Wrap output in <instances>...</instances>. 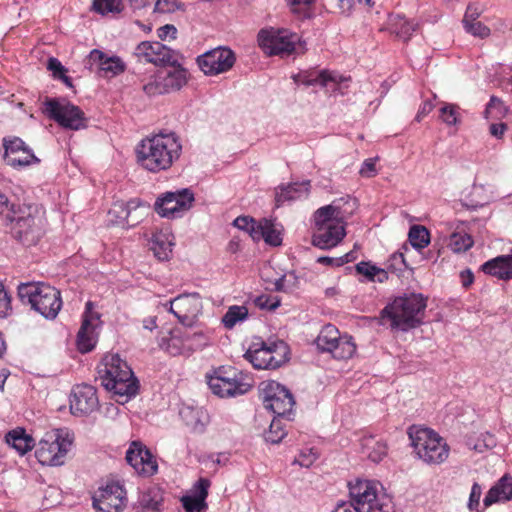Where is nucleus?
<instances>
[{
    "label": "nucleus",
    "mask_w": 512,
    "mask_h": 512,
    "mask_svg": "<svg viewBox=\"0 0 512 512\" xmlns=\"http://www.w3.org/2000/svg\"><path fill=\"white\" fill-rule=\"evenodd\" d=\"M181 152L182 144L175 132H160L146 137L136 149L138 163L153 173L168 170Z\"/></svg>",
    "instance_id": "f257e3e1"
},
{
    "label": "nucleus",
    "mask_w": 512,
    "mask_h": 512,
    "mask_svg": "<svg viewBox=\"0 0 512 512\" xmlns=\"http://www.w3.org/2000/svg\"><path fill=\"white\" fill-rule=\"evenodd\" d=\"M97 369V379L107 391L125 398V401L137 394L139 382L127 362L118 354L105 355Z\"/></svg>",
    "instance_id": "f03ea898"
},
{
    "label": "nucleus",
    "mask_w": 512,
    "mask_h": 512,
    "mask_svg": "<svg viewBox=\"0 0 512 512\" xmlns=\"http://www.w3.org/2000/svg\"><path fill=\"white\" fill-rule=\"evenodd\" d=\"M427 298L421 293L398 296L381 311V319L389 321L392 329L408 331L423 323Z\"/></svg>",
    "instance_id": "7ed1b4c3"
},
{
    "label": "nucleus",
    "mask_w": 512,
    "mask_h": 512,
    "mask_svg": "<svg viewBox=\"0 0 512 512\" xmlns=\"http://www.w3.org/2000/svg\"><path fill=\"white\" fill-rule=\"evenodd\" d=\"M18 296L23 304H29L31 309L48 320L55 319L62 307L60 291L43 282L20 284Z\"/></svg>",
    "instance_id": "20e7f679"
},
{
    "label": "nucleus",
    "mask_w": 512,
    "mask_h": 512,
    "mask_svg": "<svg viewBox=\"0 0 512 512\" xmlns=\"http://www.w3.org/2000/svg\"><path fill=\"white\" fill-rule=\"evenodd\" d=\"M408 436L414 452L426 464H441L448 458L449 446L435 431L413 425L408 429Z\"/></svg>",
    "instance_id": "39448f33"
},
{
    "label": "nucleus",
    "mask_w": 512,
    "mask_h": 512,
    "mask_svg": "<svg viewBox=\"0 0 512 512\" xmlns=\"http://www.w3.org/2000/svg\"><path fill=\"white\" fill-rule=\"evenodd\" d=\"M212 393L221 397H236L247 393L253 387V378L248 373L232 366H220L207 376Z\"/></svg>",
    "instance_id": "423d86ee"
},
{
    "label": "nucleus",
    "mask_w": 512,
    "mask_h": 512,
    "mask_svg": "<svg viewBox=\"0 0 512 512\" xmlns=\"http://www.w3.org/2000/svg\"><path fill=\"white\" fill-rule=\"evenodd\" d=\"M44 113L65 129L77 131L87 127L85 113L66 99H47L44 102Z\"/></svg>",
    "instance_id": "0eeeda50"
},
{
    "label": "nucleus",
    "mask_w": 512,
    "mask_h": 512,
    "mask_svg": "<svg viewBox=\"0 0 512 512\" xmlns=\"http://www.w3.org/2000/svg\"><path fill=\"white\" fill-rule=\"evenodd\" d=\"M260 398L267 410H270L278 417H284L291 414L295 405V400L285 386L277 381H263L259 387Z\"/></svg>",
    "instance_id": "6e6552de"
},
{
    "label": "nucleus",
    "mask_w": 512,
    "mask_h": 512,
    "mask_svg": "<svg viewBox=\"0 0 512 512\" xmlns=\"http://www.w3.org/2000/svg\"><path fill=\"white\" fill-rule=\"evenodd\" d=\"M6 220L11 225V235L23 245L31 246L38 242L40 229L30 207L12 209L11 214H6Z\"/></svg>",
    "instance_id": "1a4fd4ad"
},
{
    "label": "nucleus",
    "mask_w": 512,
    "mask_h": 512,
    "mask_svg": "<svg viewBox=\"0 0 512 512\" xmlns=\"http://www.w3.org/2000/svg\"><path fill=\"white\" fill-rule=\"evenodd\" d=\"M317 348L321 352H329L336 359L351 358L356 345L351 336L341 335L339 330L332 324L325 325L315 340Z\"/></svg>",
    "instance_id": "9d476101"
},
{
    "label": "nucleus",
    "mask_w": 512,
    "mask_h": 512,
    "mask_svg": "<svg viewBox=\"0 0 512 512\" xmlns=\"http://www.w3.org/2000/svg\"><path fill=\"white\" fill-rule=\"evenodd\" d=\"M72 442L58 434H47L35 450V457L42 465L61 466L65 463Z\"/></svg>",
    "instance_id": "9b49d317"
},
{
    "label": "nucleus",
    "mask_w": 512,
    "mask_h": 512,
    "mask_svg": "<svg viewBox=\"0 0 512 512\" xmlns=\"http://www.w3.org/2000/svg\"><path fill=\"white\" fill-rule=\"evenodd\" d=\"M127 493L118 481L108 482L92 497V506L97 512H121L127 505Z\"/></svg>",
    "instance_id": "f8f14e48"
},
{
    "label": "nucleus",
    "mask_w": 512,
    "mask_h": 512,
    "mask_svg": "<svg viewBox=\"0 0 512 512\" xmlns=\"http://www.w3.org/2000/svg\"><path fill=\"white\" fill-rule=\"evenodd\" d=\"M194 202V194L184 188L175 192H166L157 198L154 207L161 217L177 218L189 210Z\"/></svg>",
    "instance_id": "ddd939ff"
},
{
    "label": "nucleus",
    "mask_w": 512,
    "mask_h": 512,
    "mask_svg": "<svg viewBox=\"0 0 512 512\" xmlns=\"http://www.w3.org/2000/svg\"><path fill=\"white\" fill-rule=\"evenodd\" d=\"M234 52L228 47H217L197 57V64L205 75L213 76L229 71L235 64Z\"/></svg>",
    "instance_id": "4468645a"
},
{
    "label": "nucleus",
    "mask_w": 512,
    "mask_h": 512,
    "mask_svg": "<svg viewBox=\"0 0 512 512\" xmlns=\"http://www.w3.org/2000/svg\"><path fill=\"white\" fill-rule=\"evenodd\" d=\"M296 34L283 31L261 30L258 34L259 46L269 55L290 54L295 49Z\"/></svg>",
    "instance_id": "2eb2a0df"
},
{
    "label": "nucleus",
    "mask_w": 512,
    "mask_h": 512,
    "mask_svg": "<svg viewBox=\"0 0 512 512\" xmlns=\"http://www.w3.org/2000/svg\"><path fill=\"white\" fill-rule=\"evenodd\" d=\"M164 307L184 326L191 327L201 309L200 296L198 293L178 295L165 303Z\"/></svg>",
    "instance_id": "dca6fc26"
},
{
    "label": "nucleus",
    "mask_w": 512,
    "mask_h": 512,
    "mask_svg": "<svg viewBox=\"0 0 512 512\" xmlns=\"http://www.w3.org/2000/svg\"><path fill=\"white\" fill-rule=\"evenodd\" d=\"M278 348H284L282 341L270 344L265 342L254 344L245 352L244 358L256 369H276L282 363V360L274 355Z\"/></svg>",
    "instance_id": "f3484780"
},
{
    "label": "nucleus",
    "mask_w": 512,
    "mask_h": 512,
    "mask_svg": "<svg viewBox=\"0 0 512 512\" xmlns=\"http://www.w3.org/2000/svg\"><path fill=\"white\" fill-rule=\"evenodd\" d=\"M292 78H293L294 82L297 84H303L306 86L319 85L333 93H335L337 91H339L340 93H343L341 91L342 84L348 80L344 76L339 75L336 72H332V71H328V70L301 71L298 74L293 75Z\"/></svg>",
    "instance_id": "a211bd4d"
},
{
    "label": "nucleus",
    "mask_w": 512,
    "mask_h": 512,
    "mask_svg": "<svg viewBox=\"0 0 512 512\" xmlns=\"http://www.w3.org/2000/svg\"><path fill=\"white\" fill-rule=\"evenodd\" d=\"M126 460L135 472L142 477H151L158 470V464L152 453L141 442H132L126 452Z\"/></svg>",
    "instance_id": "6ab92c4d"
},
{
    "label": "nucleus",
    "mask_w": 512,
    "mask_h": 512,
    "mask_svg": "<svg viewBox=\"0 0 512 512\" xmlns=\"http://www.w3.org/2000/svg\"><path fill=\"white\" fill-rule=\"evenodd\" d=\"M3 146L5 148L4 160L11 167L21 168L39 162L33 151L18 137L4 138Z\"/></svg>",
    "instance_id": "aec40b11"
},
{
    "label": "nucleus",
    "mask_w": 512,
    "mask_h": 512,
    "mask_svg": "<svg viewBox=\"0 0 512 512\" xmlns=\"http://www.w3.org/2000/svg\"><path fill=\"white\" fill-rule=\"evenodd\" d=\"M349 504L355 508L369 510L378 502V484L370 480H356L349 484Z\"/></svg>",
    "instance_id": "412c9836"
},
{
    "label": "nucleus",
    "mask_w": 512,
    "mask_h": 512,
    "mask_svg": "<svg viewBox=\"0 0 512 512\" xmlns=\"http://www.w3.org/2000/svg\"><path fill=\"white\" fill-rule=\"evenodd\" d=\"M185 83V70L173 69L158 75L154 81L144 85L143 89L147 95L154 96L179 90Z\"/></svg>",
    "instance_id": "4be33fe9"
},
{
    "label": "nucleus",
    "mask_w": 512,
    "mask_h": 512,
    "mask_svg": "<svg viewBox=\"0 0 512 512\" xmlns=\"http://www.w3.org/2000/svg\"><path fill=\"white\" fill-rule=\"evenodd\" d=\"M99 400L96 389L91 385H78L70 398V410L74 415H88L97 410Z\"/></svg>",
    "instance_id": "5701e85b"
},
{
    "label": "nucleus",
    "mask_w": 512,
    "mask_h": 512,
    "mask_svg": "<svg viewBox=\"0 0 512 512\" xmlns=\"http://www.w3.org/2000/svg\"><path fill=\"white\" fill-rule=\"evenodd\" d=\"M134 55L141 62L153 63L155 65L174 64L175 60L172 51L160 42L144 41L134 51Z\"/></svg>",
    "instance_id": "b1692460"
},
{
    "label": "nucleus",
    "mask_w": 512,
    "mask_h": 512,
    "mask_svg": "<svg viewBox=\"0 0 512 512\" xmlns=\"http://www.w3.org/2000/svg\"><path fill=\"white\" fill-rule=\"evenodd\" d=\"M344 223H334L316 227L312 236V244L320 249H330L337 246L345 237Z\"/></svg>",
    "instance_id": "393cba45"
},
{
    "label": "nucleus",
    "mask_w": 512,
    "mask_h": 512,
    "mask_svg": "<svg viewBox=\"0 0 512 512\" xmlns=\"http://www.w3.org/2000/svg\"><path fill=\"white\" fill-rule=\"evenodd\" d=\"M192 338H204L203 333H194L192 335L183 333L179 329L170 332L169 337H163L160 341V347L165 349L169 354L177 356L191 351Z\"/></svg>",
    "instance_id": "a878e982"
},
{
    "label": "nucleus",
    "mask_w": 512,
    "mask_h": 512,
    "mask_svg": "<svg viewBox=\"0 0 512 512\" xmlns=\"http://www.w3.org/2000/svg\"><path fill=\"white\" fill-rule=\"evenodd\" d=\"M210 484L207 478H200L193 486V495H185L181 498L186 512H204L207 509L206 498Z\"/></svg>",
    "instance_id": "bb28decb"
},
{
    "label": "nucleus",
    "mask_w": 512,
    "mask_h": 512,
    "mask_svg": "<svg viewBox=\"0 0 512 512\" xmlns=\"http://www.w3.org/2000/svg\"><path fill=\"white\" fill-rule=\"evenodd\" d=\"M165 491L158 485H151L138 498L137 512H162Z\"/></svg>",
    "instance_id": "cd10ccee"
},
{
    "label": "nucleus",
    "mask_w": 512,
    "mask_h": 512,
    "mask_svg": "<svg viewBox=\"0 0 512 512\" xmlns=\"http://www.w3.org/2000/svg\"><path fill=\"white\" fill-rule=\"evenodd\" d=\"M310 191V181L281 185L276 189L275 202L277 207L286 202L307 198Z\"/></svg>",
    "instance_id": "c85d7f7f"
},
{
    "label": "nucleus",
    "mask_w": 512,
    "mask_h": 512,
    "mask_svg": "<svg viewBox=\"0 0 512 512\" xmlns=\"http://www.w3.org/2000/svg\"><path fill=\"white\" fill-rule=\"evenodd\" d=\"M88 62L97 65L105 73V76H114L124 71L125 65L119 57H107L100 50L90 52Z\"/></svg>",
    "instance_id": "c756f323"
},
{
    "label": "nucleus",
    "mask_w": 512,
    "mask_h": 512,
    "mask_svg": "<svg viewBox=\"0 0 512 512\" xmlns=\"http://www.w3.org/2000/svg\"><path fill=\"white\" fill-rule=\"evenodd\" d=\"M512 498V477L505 474L494 486H492L484 497L483 504L489 507L500 501H508Z\"/></svg>",
    "instance_id": "7c9ffc66"
},
{
    "label": "nucleus",
    "mask_w": 512,
    "mask_h": 512,
    "mask_svg": "<svg viewBox=\"0 0 512 512\" xmlns=\"http://www.w3.org/2000/svg\"><path fill=\"white\" fill-rule=\"evenodd\" d=\"M481 269L484 273L500 280L512 279V263L510 255H500L485 262Z\"/></svg>",
    "instance_id": "2f4dec72"
},
{
    "label": "nucleus",
    "mask_w": 512,
    "mask_h": 512,
    "mask_svg": "<svg viewBox=\"0 0 512 512\" xmlns=\"http://www.w3.org/2000/svg\"><path fill=\"white\" fill-rule=\"evenodd\" d=\"M6 443L14 448L20 455L30 451L35 443L34 439L26 434L23 428H16L6 434Z\"/></svg>",
    "instance_id": "473e14b6"
},
{
    "label": "nucleus",
    "mask_w": 512,
    "mask_h": 512,
    "mask_svg": "<svg viewBox=\"0 0 512 512\" xmlns=\"http://www.w3.org/2000/svg\"><path fill=\"white\" fill-rule=\"evenodd\" d=\"M417 28V23L407 20L402 15H392L389 18V30L403 41L409 40Z\"/></svg>",
    "instance_id": "72a5a7b5"
},
{
    "label": "nucleus",
    "mask_w": 512,
    "mask_h": 512,
    "mask_svg": "<svg viewBox=\"0 0 512 512\" xmlns=\"http://www.w3.org/2000/svg\"><path fill=\"white\" fill-rule=\"evenodd\" d=\"M363 453L373 462H380L387 454V445L374 436H364L361 441Z\"/></svg>",
    "instance_id": "f704fd0d"
},
{
    "label": "nucleus",
    "mask_w": 512,
    "mask_h": 512,
    "mask_svg": "<svg viewBox=\"0 0 512 512\" xmlns=\"http://www.w3.org/2000/svg\"><path fill=\"white\" fill-rule=\"evenodd\" d=\"M254 235L255 241L263 239L271 246H279L282 243L280 231L275 227L271 220L265 218L259 221L258 230L254 232Z\"/></svg>",
    "instance_id": "c9c22d12"
},
{
    "label": "nucleus",
    "mask_w": 512,
    "mask_h": 512,
    "mask_svg": "<svg viewBox=\"0 0 512 512\" xmlns=\"http://www.w3.org/2000/svg\"><path fill=\"white\" fill-rule=\"evenodd\" d=\"M172 246L173 243L170 239V234L160 231L152 235L151 250L159 260L164 261L169 259Z\"/></svg>",
    "instance_id": "e433bc0d"
},
{
    "label": "nucleus",
    "mask_w": 512,
    "mask_h": 512,
    "mask_svg": "<svg viewBox=\"0 0 512 512\" xmlns=\"http://www.w3.org/2000/svg\"><path fill=\"white\" fill-rule=\"evenodd\" d=\"M95 329L88 326V320H82V325L77 333V347L81 353H88L95 347Z\"/></svg>",
    "instance_id": "4c0bfd02"
},
{
    "label": "nucleus",
    "mask_w": 512,
    "mask_h": 512,
    "mask_svg": "<svg viewBox=\"0 0 512 512\" xmlns=\"http://www.w3.org/2000/svg\"><path fill=\"white\" fill-rule=\"evenodd\" d=\"M357 273L365 276L368 281L384 282L388 279V274L384 269L377 267L370 261H361L356 264Z\"/></svg>",
    "instance_id": "58836bf2"
},
{
    "label": "nucleus",
    "mask_w": 512,
    "mask_h": 512,
    "mask_svg": "<svg viewBox=\"0 0 512 512\" xmlns=\"http://www.w3.org/2000/svg\"><path fill=\"white\" fill-rule=\"evenodd\" d=\"M339 207L334 204L326 205L319 208L314 215L315 227L324 226L325 224L342 223L338 220Z\"/></svg>",
    "instance_id": "ea45409f"
},
{
    "label": "nucleus",
    "mask_w": 512,
    "mask_h": 512,
    "mask_svg": "<svg viewBox=\"0 0 512 512\" xmlns=\"http://www.w3.org/2000/svg\"><path fill=\"white\" fill-rule=\"evenodd\" d=\"M248 317V309L245 306H230L222 317V323L227 329H232L238 322Z\"/></svg>",
    "instance_id": "a19ab883"
},
{
    "label": "nucleus",
    "mask_w": 512,
    "mask_h": 512,
    "mask_svg": "<svg viewBox=\"0 0 512 512\" xmlns=\"http://www.w3.org/2000/svg\"><path fill=\"white\" fill-rule=\"evenodd\" d=\"M508 113L509 107L505 105L502 99L492 95L490 97L489 102L486 104L484 117L486 119H488L489 117L501 119L504 118Z\"/></svg>",
    "instance_id": "79ce46f5"
},
{
    "label": "nucleus",
    "mask_w": 512,
    "mask_h": 512,
    "mask_svg": "<svg viewBox=\"0 0 512 512\" xmlns=\"http://www.w3.org/2000/svg\"><path fill=\"white\" fill-rule=\"evenodd\" d=\"M474 244L473 238L467 233L454 232L449 237L448 246L455 253L469 250Z\"/></svg>",
    "instance_id": "37998d69"
},
{
    "label": "nucleus",
    "mask_w": 512,
    "mask_h": 512,
    "mask_svg": "<svg viewBox=\"0 0 512 512\" xmlns=\"http://www.w3.org/2000/svg\"><path fill=\"white\" fill-rule=\"evenodd\" d=\"M408 237L411 245L418 250L425 248L430 242L429 231L421 225L412 226Z\"/></svg>",
    "instance_id": "c03bdc74"
},
{
    "label": "nucleus",
    "mask_w": 512,
    "mask_h": 512,
    "mask_svg": "<svg viewBox=\"0 0 512 512\" xmlns=\"http://www.w3.org/2000/svg\"><path fill=\"white\" fill-rule=\"evenodd\" d=\"M285 424L281 417L275 416L271 421L269 430L265 433V440L272 444L279 443L286 436Z\"/></svg>",
    "instance_id": "a18cd8bd"
},
{
    "label": "nucleus",
    "mask_w": 512,
    "mask_h": 512,
    "mask_svg": "<svg viewBox=\"0 0 512 512\" xmlns=\"http://www.w3.org/2000/svg\"><path fill=\"white\" fill-rule=\"evenodd\" d=\"M93 9L101 15L120 13L123 10V3L121 0H94Z\"/></svg>",
    "instance_id": "49530a36"
},
{
    "label": "nucleus",
    "mask_w": 512,
    "mask_h": 512,
    "mask_svg": "<svg viewBox=\"0 0 512 512\" xmlns=\"http://www.w3.org/2000/svg\"><path fill=\"white\" fill-rule=\"evenodd\" d=\"M468 445L471 449L475 450L476 452L482 453L486 450L492 449L496 446V439L494 435L486 432L479 436V438L472 443L471 440H469Z\"/></svg>",
    "instance_id": "de8ad7c7"
},
{
    "label": "nucleus",
    "mask_w": 512,
    "mask_h": 512,
    "mask_svg": "<svg viewBox=\"0 0 512 512\" xmlns=\"http://www.w3.org/2000/svg\"><path fill=\"white\" fill-rule=\"evenodd\" d=\"M459 107L454 104H444L440 109V118L442 121L451 126L457 125L459 122Z\"/></svg>",
    "instance_id": "09e8293b"
},
{
    "label": "nucleus",
    "mask_w": 512,
    "mask_h": 512,
    "mask_svg": "<svg viewBox=\"0 0 512 512\" xmlns=\"http://www.w3.org/2000/svg\"><path fill=\"white\" fill-rule=\"evenodd\" d=\"M233 225L240 230L247 232L254 240V232L258 230L259 221L248 216H239L233 221Z\"/></svg>",
    "instance_id": "8fccbe9b"
},
{
    "label": "nucleus",
    "mask_w": 512,
    "mask_h": 512,
    "mask_svg": "<svg viewBox=\"0 0 512 512\" xmlns=\"http://www.w3.org/2000/svg\"><path fill=\"white\" fill-rule=\"evenodd\" d=\"M462 23L465 31L473 36L484 38L490 34V29L480 21L468 22L467 20H462Z\"/></svg>",
    "instance_id": "3c124183"
},
{
    "label": "nucleus",
    "mask_w": 512,
    "mask_h": 512,
    "mask_svg": "<svg viewBox=\"0 0 512 512\" xmlns=\"http://www.w3.org/2000/svg\"><path fill=\"white\" fill-rule=\"evenodd\" d=\"M100 316L101 315L98 312L94 311V303L92 301H88L85 305L82 320H88V326L96 328L100 323Z\"/></svg>",
    "instance_id": "603ef678"
},
{
    "label": "nucleus",
    "mask_w": 512,
    "mask_h": 512,
    "mask_svg": "<svg viewBox=\"0 0 512 512\" xmlns=\"http://www.w3.org/2000/svg\"><path fill=\"white\" fill-rule=\"evenodd\" d=\"M317 459V453L313 449H304L300 452L295 462L302 467H310Z\"/></svg>",
    "instance_id": "864d4df0"
},
{
    "label": "nucleus",
    "mask_w": 512,
    "mask_h": 512,
    "mask_svg": "<svg viewBox=\"0 0 512 512\" xmlns=\"http://www.w3.org/2000/svg\"><path fill=\"white\" fill-rule=\"evenodd\" d=\"M140 206L141 201L139 199H131L125 205L120 206L122 208V212L125 214V219L128 225L134 226L139 222L138 220L130 221L129 218L131 217L132 212L135 211Z\"/></svg>",
    "instance_id": "5fc2aeb1"
},
{
    "label": "nucleus",
    "mask_w": 512,
    "mask_h": 512,
    "mask_svg": "<svg viewBox=\"0 0 512 512\" xmlns=\"http://www.w3.org/2000/svg\"><path fill=\"white\" fill-rule=\"evenodd\" d=\"M482 495V487L475 482L472 485L469 501H468V508L471 511L477 510L479 504H480V498Z\"/></svg>",
    "instance_id": "6e6d98bb"
},
{
    "label": "nucleus",
    "mask_w": 512,
    "mask_h": 512,
    "mask_svg": "<svg viewBox=\"0 0 512 512\" xmlns=\"http://www.w3.org/2000/svg\"><path fill=\"white\" fill-rule=\"evenodd\" d=\"M11 310L10 296L4 289V285L0 282V318L6 317Z\"/></svg>",
    "instance_id": "4d7b16f0"
},
{
    "label": "nucleus",
    "mask_w": 512,
    "mask_h": 512,
    "mask_svg": "<svg viewBox=\"0 0 512 512\" xmlns=\"http://www.w3.org/2000/svg\"><path fill=\"white\" fill-rule=\"evenodd\" d=\"M376 158H368L363 163L359 170L362 177L371 178L377 174Z\"/></svg>",
    "instance_id": "13d9d810"
},
{
    "label": "nucleus",
    "mask_w": 512,
    "mask_h": 512,
    "mask_svg": "<svg viewBox=\"0 0 512 512\" xmlns=\"http://www.w3.org/2000/svg\"><path fill=\"white\" fill-rule=\"evenodd\" d=\"M178 8L177 0H157L155 4V11L160 13H171Z\"/></svg>",
    "instance_id": "bf43d9fd"
},
{
    "label": "nucleus",
    "mask_w": 512,
    "mask_h": 512,
    "mask_svg": "<svg viewBox=\"0 0 512 512\" xmlns=\"http://www.w3.org/2000/svg\"><path fill=\"white\" fill-rule=\"evenodd\" d=\"M47 69L52 72L53 77L56 79L67 72V69L62 65V63L54 57L48 59Z\"/></svg>",
    "instance_id": "052dcab7"
},
{
    "label": "nucleus",
    "mask_w": 512,
    "mask_h": 512,
    "mask_svg": "<svg viewBox=\"0 0 512 512\" xmlns=\"http://www.w3.org/2000/svg\"><path fill=\"white\" fill-rule=\"evenodd\" d=\"M255 303L258 307L269 310H274L280 305L279 300H272L267 295L257 297Z\"/></svg>",
    "instance_id": "680f3d73"
},
{
    "label": "nucleus",
    "mask_w": 512,
    "mask_h": 512,
    "mask_svg": "<svg viewBox=\"0 0 512 512\" xmlns=\"http://www.w3.org/2000/svg\"><path fill=\"white\" fill-rule=\"evenodd\" d=\"M176 34L177 28L172 24H166L157 29V35L161 40L175 39Z\"/></svg>",
    "instance_id": "e2e57ef3"
},
{
    "label": "nucleus",
    "mask_w": 512,
    "mask_h": 512,
    "mask_svg": "<svg viewBox=\"0 0 512 512\" xmlns=\"http://www.w3.org/2000/svg\"><path fill=\"white\" fill-rule=\"evenodd\" d=\"M314 2V0H288L292 10L296 13L305 12L306 9Z\"/></svg>",
    "instance_id": "0e129e2a"
},
{
    "label": "nucleus",
    "mask_w": 512,
    "mask_h": 512,
    "mask_svg": "<svg viewBox=\"0 0 512 512\" xmlns=\"http://www.w3.org/2000/svg\"><path fill=\"white\" fill-rule=\"evenodd\" d=\"M434 108V104L432 103L431 100H426L422 103V105L420 106L418 112H417V115L415 117V120L417 122H420L422 121V119L427 116Z\"/></svg>",
    "instance_id": "69168bd1"
},
{
    "label": "nucleus",
    "mask_w": 512,
    "mask_h": 512,
    "mask_svg": "<svg viewBox=\"0 0 512 512\" xmlns=\"http://www.w3.org/2000/svg\"><path fill=\"white\" fill-rule=\"evenodd\" d=\"M508 129V126L506 123H493L490 125V134L497 138V139H502V137L504 136L506 130Z\"/></svg>",
    "instance_id": "338daca9"
},
{
    "label": "nucleus",
    "mask_w": 512,
    "mask_h": 512,
    "mask_svg": "<svg viewBox=\"0 0 512 512\" xmlns=\"http://www.w3.org/2000/svg\"><path fill=\"white\" fill-rule=\"evenodd\" d=\"M365 512H395L393 505L390 502L387 503H375L371 509L364 510Z\"/></svg>",
    "instance_id": "774afa93"
}]
</instances>
